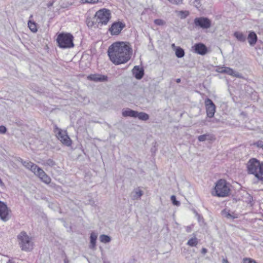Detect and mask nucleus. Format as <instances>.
<instances>
[{"mask_svg": "<svg viewBox=\"0 0 263 263\" xmlns=\"http://www.w3.org/2000/svg\"><path fill=\"white\" fill-rule=\"evenodd\" d=\"M226 67H218L216 69V71L221 73H224Z\"/></svg>", "mask_w": 263, "mask_h": 263, "instance_id": "nucleus-39", "label": "nucleus"}, {"mask_svg": "<svg viewBox=\"0 0 263 263\" xmlns=\"http://www.w3.org/2000/svg\"><path fill=\"white\" fill-rule=\"evenodd\" d=\"M10 212L11 210L6 203L0 200V219L4 222L8 221L10 219Z\"/></svg>", "mask_w": 263, "mask_h": 263, "instance_id": "nucleus-9", "label": "nucleus"}, {"mask_svg": "<svg viewBox=\"0 0 263 263\" xmlns=\"http://www.w3.org/2000/svg\"><path fill=\"white\" fill-rule=\"evenodd\" d=\"M99 2V0H82V2L83 4H97Z\"/></svg>", "mask_w": 263, "mask_h": 263, "instance_id": "nucleus-36", "label": "nucleus"}, {"mask_svg": "<svg viewBox=\"0 0 263 263\" xmlns=\"http://www.w3.org/2000/svg\"><path fill=\"white\" fill-rule=\"evenodd\" d=\"M190 13L188 11H180L179 12V16L181 19L185 18Z\"/></svg>", "mask_w": 263, "mask_h": 263, "instance_id": "nucleus-30", "label": "nucleus"}, {"mask_svg": "<svg viewBox=\"0 0 263 263\" xmlns=\"http://www.w3.org/2000/svg\"><path fill=\"white\" fill-rule=\"evenodd\" d=\"M125 27V24L121 21H115L112 23L108 29L112 35H119L124 28Z\"/></svg>", "mask_w": 263, "mask_h": 263, "instance_id": "nucleus-8", "label": "nucleus"}, {"mask_svg": "<svg viewBox=\"0 0 263 263\" xmlns=\"http://www.w3.org/2000/svg\"><path fill=\"white\" fill-rule=\"evenodd\" d=\"M19 245L22 250L25 251H30L33 249V242L31 238L24 232H21L17 236Z\"/></svg>", "mask_w": 263, "mask_h": 263, "instance_id": "nucleus-4", "label": "nucleus"}, {"mask_svg": "<svg viewBox=\"0 0 263 263\" xmlns=\"http://www.w3.org/2000/svg\"><path fill=\"white\" fill-rule=\"evenodd\" d=\"M175 55L178 58H182L185 55V52L183 48L180 47H175Z\"/></svg>", "mask_w": 263, "mask_h": 263, "instance_id": "nucleus-21", "label": "nucleus"}, {"mask_svg": "<svg viewBox=\"0 0 263 263\" xmlns=\"http://www.w3.org/2000/svg\"><path fill=\"white\" fill-rule=\"evenodd\" d=\"M171 3L174 4H179L181 3L182 0H168Z\"/></svg>", "mask_w": 263, "mask_h": 263, "instance_id": "nucleus-42", "label": "nucleus"}, {"mask_svg": "<svg viewBox=\"0 0 263 263\" xmlns=\"http://www.w3.org/2000/svg\"><path fill=\"white\" fill-rule=\"evenodd\" d=\"M104 263H106V262H104Z\"/></svg>", "mask_w": 263, "mask_h": 263, "instance_id": "nucleus-56", "label": "nucleus"}, {"mask_svg": "<svg viewBox=\"0 0 263 263\" xmlns=\"http://www.w3.org/2000/svg\"><path fill=\"white\" fill-rule=\"evenodd\" d=\"M87 80L95 82H105L108 81V77L99 73L91 74L87 76Z\"/></svg>", "mask_w": 263, "mask_h": 263, "instance_id": "nucleus-12", "label": "nucleus"}, {"mask_svg": "<svg viewBox=\"0 0 263 263\" xmlns=\"http://www.w3.org/2000/svg\"><path fill=\"white\" fill-rule=\"evenodd\" d=\"M111 12L109 9L102 8L97 11L95 15L98 23L106 25L111 18Z\"/></svg>", "mask_w": 263, "mask_h": 263, "instance_id": "nucleus-5", "label": "nucleus"}, {"mask_svg": "<svg viewBox=\"0 0 263 263\" xmlns=\"http://www.w3.org/2000/svg\"><path fill=\"white\" fill-rule=\"evenodd\" d=\"M28 26L29 28L32 32H36L37 31L36 24L35 22L29 20L28 22Z\"/></svg>", "mask_w": 263, "mask_h": 263, "instance_id": "nucleus-26", "label": "nucleus"}, {"mask_svg": "<svg viewBox=\"0 0 263 263\" xmlns=\"http://www.w3.org/2000/svg\"><path fill=\"white\" fill-rule=\"evenodd\" d=\"M208 252V250L206 248H202V250H201V253L203 254H205V253H206Z\"/></svg>", "mask_w": 263, "mask_h": 263, "instance_id": "nucleus-46", "label": "nucleus"}, {"mask_svg": "<svg viewBox=\"0 0 263 263\" xmlns=\"http://www.w3.org/2000/svg\"><path fill=\"white\" fill-rule=\"evenodd\" d=\"M22 163V164L26 168H28V169H30L31 166V164H33L32 162H30V161H24L22 159H20V161Z\"/></svg>", "mask_w": 263, "mask_h": 263, "instance_id": "nucleus-28", "label": "nucleus"}, {"mask_svg": "<svg viewBox=\"0 0 263 263\" xmlns=\"http://www.w3.org/2000/svg\"><path fill=\"white\" fill-rule=\"evenodd\" d=\"M97 239V235L94 232L91 233L90 236V249H93L96 248Z\"/></svg>", "mask_w": 263, "mask_h": 263, "instance_id": "nucleus-18", "label": "nucleus"}, {"mask_svg": "<svg viewBox=\"0 0 263 263\" xmlns=\"http://www.w3.org/2000/svg\"><path fill=\"white\" fill-rule=\"evenodd\" d=\"M143 194V192L142 191L139 190L138 191H135V195H134V197L135 198H140Z\"/></svg>", "mask_w": 263, "mask_h": 263, "instance_id": "nucleus-33", "label": "nucleus"}, {"mask_svg": "<svg viewBox=\"0 0 263 263\" xmlns=\"http://www.w3.org/2000/svg\"><path fill=\"white\" fill-rule=\"evenodd\" d=\"M87 25L88 27H92L94 25V23L93 21H88V20H87Z\"/></svg>", "mask_w": 263, "mask_h": 263, "instance_id": "nucleus-43", "label": "nucleus"}, {"mask_svg": "<svg viewBox=\"0 0 263 263\" xmlns=\"http://www.w3.org/2000/svg\"><path fill=\"white\" fill-rule=\"evenodd\" d=\"M212 139L213 136L210 134H203L198 137V140L199 142H204L206 140H212Z\"/></svg>", "mask_w": 263, "mask_h": 263, "instance_id": "nucleus-23", "label": "nucleus"}, {"mask_svg": "<svg viewBox=\"0 0 263 263\" xmlns=\"http://www.w3.org/2000/svg\"><path fill=\"white\" fill-rule=\"evenodd\" d=\"M246 194L247 195V200L246 201L247 202H248V203H251L252 202V201H253V197L252 196H251L248 193H247Z\"/></svg>", "mask_w": 263, "mask_h": 263, "instance_id": "nucleus-38", "label": "nucleus"}, {"mask_svg": "<svg viewBox=\"0 0 263 263\" xmlns=\"http://www.w3.org/2000/svg\"><path fill=\"white\" fill-rule=\"evenodd\" d=\"M221 214L223 216L230 219H234L237 218L236 216H234L230 213V211L229 210L227 209H224L221 211Z\"/></svg>", "mask_w": 263, "mask_h": 263, "instance_id": "nucleus-20", "label": "nucleus"}, {"mask_svg": "<svg viewBox=\"0 0 263 263\" xmlns=\"http://www.w3.org/2000/svg\"><path fill=\"white\" fill-rule=\"evenodd\" d=\"M249 45L251 46H254L258 40V37L256 33L253 31H250L249 32V34L247 37Z\"/></svg>", "mask_w": 263, "mask_h": 263, "instance_id": "nucleus-15", "label": "nucleus"}, {"mask_svg": "<svg viewBox=\"0 0 263 263\" xmlns=\"http://www.w3.org/2000/svg\"><path fill=\"white\" fill-rule=\"evenodd\" d=\"M186 231L187 232H190V229L189 228H187V229H186Z\"/></svg>", "mask_w": 263, "mask_h": 263, "instance_id": "nucleus-53", "label": "nucleus"}, {"mask_svg": "<svg viewBox=\"0 0 263 263\" xmlns=\"http://www.w3.org/2000/svg\"><path fill=\"white\" fill-rule=\"evenodd\" d=\"M100 240L103 243H107L111 241V237L108 235L102 234L100 236Z\"/></svg>", "mask_w": 263, "mask_h": 263, "instance_id": "nucleus-27", "label": "nucleus"}, {"mask_svg": "<svg viewBox=\"0 0 263 263\" xmlns=\"http://www.w3.org/2000/svg\"><path fill=\"white\" fill-rule=\"evenodd\" d=\"M194 3L196 7L199 4V1L198 0H195Z\"/></svg>", "mask_w": 263, "mask_h": 263, "instance_id": "nucleus-47", "label": "nucleus"}, {"mask_svg": "<svg viewBox=\"0 0 263 263\" xmlns=\"http://www.w3.org/2000/svg\"><path fill=\"white\" fill-rule=\"evenodd\" d=\"M258 174L257 176V179L258 181L263 183V161L260 162V166L258 171Z\"/></svg>", "mask_w": 263, "mask_h": 263, "instance_id": "nucleus-25", "label": "nucleus"}, {"mask_svg": "<svg viewBox=\"0 0 263 263\" xmlns=\"http://www.w3.org/2000/svg\"><path fill=\"white\" fill-rule=\"evenodd\" d=\"M42 171H43V170L41 167H38V168H36V172L34 174L36 176H39V175L42 172Z\"/></svg>", "mask_w": 263, "mask_h": 263, "instance_id": "nucleus-44", "label": "nucleus"}, {"mask_svg": "<svg viewBox=\"0 0 263 263\" xmlns=\"http://www.w3.org/2000/svg\"><path fill=\"white\" fill-rule=\"evenodd\" d=\"M136 118L142 121H147L149 119V115L144 112H138L136 114Z\"/></svg>", "mask_w": 263, "mask_h": 263, "instance_id": "nucleus-22", "label": "nucleus"}, {"mask_svg": "<svg viewBox=\"0 0 263 263\" xmlns=\"http://www.w3.org/2000/svg\"><path fill=\"white\" fill-rule=\"evenodd\" d=\"M133 74L134 77L137 80H141L144 76V71L143 68L139 66H135L133 68Z\"/></svg>", "mask_w": 263, "mask_h": 263, "instance_id": "nucleus-14", "label": "nucleus"}, {"mask_svg": "<svg viewBox=\"0 0 263 263\" xmlns=\"http://www.w3.org/2000/svg\"><path fill=\"white\" fill-rule=\"evenodd\" d=\"M38 166L36 165L35 164L33 163L31 164V166L30 168V170L35 174L36 172V168H38Z\"/></svg>", "mask_w": 263, "mask_h": 263, "instance_id": "nucleus-37", "label": "nucleus"}, {"mask_svg": "<svg viewBox=\"0 0 263 263\" xmlns=\"http://www.w3.org/2000/svg\"><path fill=\"white\" fill-rule=\"evenodd\" d=\"M230 192V189L228 182L224 179H219L215 183L212 194L217 197H224L228 196Z\"/></svg>", "mask_w": 263, "mask_h": 263, "instance_id": "nucleus-3", "label": "nucleus"}, {"mask_svg": "<svg viewBox=\"0 0 263 263\" xmlns=\"http://www.w3.org/2000/svg\"><path fill=\"white\" fill-rule=\"evenodd\" d=\"M172 46H173V47H175V44H172Z\"/></svg>", "mask_w": 263, "mask_h": 263, "instance_id": "nucleus-55", "label": "nucleus"}, {"mask_svg": "<svg viewBox=\"0 0 263 263\" xmlns=\"http://www.w3.org/2000/svg\"><path fill=\"white\" fill-rule=\"evenodd\" d=\"M45 174H46L45 172L43 170L42 171V172L39 175V178L41 179V177H43L44 176V175H45Z\"/></svg>", "mask_w": 263, "mask_h": 263, "instance_id": "nucleus-45", "label": "nucleus"}, {"mask_svg": "<svg viewBox=\"0 0 263 263\" xmlns=\"http://www.w3.org/2000/svg\"><path fill=\"white\" fill-rule=\"evenodd\" d=\"M137 114V111L134 110L130 108H127L126 109L123 110L122 112V115L124 117H130L136 118V114Z\"/></svg>", "mask_w": 263, "mask_h": 263, "instance_id": "nucleus-16", "label": "nucleus"}, {"mask_svg": "<svg viewBox=\"0 0 263 263\" xmlns=\"http://www.w3.org/2000/svg\"><path fill=\"white\" fill-rule=\"evenodd\" d=\"M206 115L209 118H213L216 111V105L210 98H206L204 101Z\"/></svg>", "mask_w": 263, "mask_h": 263, "instance_id": "nucleus-10", "label": "nucleus"}, {"mask_svg": "<svg viewBox=\"0 0 263 263\" xmlns=\"http://www.w3.org/2000/svg\"><path fill=\"white\" fill-rule=\"evenodd\" d=\"M224 72H225L224 73H226L228 75H230V76H231L233 77H235L236 78H239L241 77V74H240L238 72L234 71L233 69H232L230 67H226L225 71Z\"/></svg>", "mask_w": 263, "mask_h": 263, "instance_id": "nucleus-17", "label": "nucleus"}, {"mask_svg": "<svg viewBox=\"0 0 263 263\" xmlns=\"http://www.w3.org/2000/svg\"><path fill=\"white\" fill-rule=\"evenodd\" d=\"M194 24L196 27L208 29L211 27L212 21L207 17L200 16L194 19Z\"/></svg>", "mask_w": 263, "mask_h": 263, "instance_id": "nucleus-7", "label": "nucleus"}, {"mask_svg": "<svg viewBox=\"0 0 263 263\" xmlns=\"http://www.w3.org/2000/svg\"><path fill=\"white\" fill-rule=\"evenodd\" d=\"M194 237L190 238L187 242L186 244L187 245L190 246V247H196L198 243V239L196 238V235L193 234Z\"/></svg>", "mask_w": 263, "mask_h": 263, "instance_id": "nucleus-24", "label": "nucleus"}, {"mask_svg": "<svg viewBox=\"0 0 263 263\" xmlns=\"http://www.w3.org/2000/svg\"><path fill=\"white\" fill-rule=\"evenodd\" d=\"M156 151V148L155 146L154 147L152 148V149H151L152 152H155Z\"/></svg>", "mask_w": 263, "mask_h": 263, "instance_id": "nucleus-50", "label": "nucleus"}, {"mask_svg": "<svg viewBox=\"0 0 263 263\" xmlns=\"http://www.w3.org/2000/svg\"><path fill=\"white\" fill-rule=\"evenodd\" d=\"M7 128L3 125L0 126V134H4L7 132Z\"/></svg>", "mask_w": 263, "mask_h": 263, "instance_id": "nucleus-40", "label": "nucleus"}, {"mask_svg": "<svg viewBox=\"0 0 263 263\" xmlns=\"http://www.w3.org/2000/svg\"><path fill=\"white\" fill-rule=\"evenodd\" d=\"M192 48L194 53L201 55H204L208 52L207 47L201 42L195 43Z\"/></svg>", "mask_w": 263, "mask_h": 263, "instance_id": "nucleus-11", "label": "nucleus"}, {"mask_svg": "<svg viewBox=\"0 0 263 263\" xmlns=\"http://www.w3.org/2000/svg\"><path fill=\"white\" fill-rule=\"evenodd\" d=\"M223 262H227V263H228V262H229L227 259H223Z\"/></svg>", "mask_w": 263, "mask_h": 263, "instance_id": "nucleus-52", "label": "nucleus"}, {"mask_svg": "<svg viewBox=\"0 0 263 263\" xmlns=\"http://www.w3.org/2000/svg\"><path fill=\"white\" fill-rule=\"evenodd\" d=\"M176 83H180L181 82V79H179H179H177L176 80Z\"/></svg>", "mask_w": 263, "mask_h": 263, "instance_id": "nucleus-51", "label": "nucleus"}, {"mask_svg": "<svg viewBox=\"0 0 263 263\" xmlns=\"http://www.w3.org/2000/svg\"><path fill=\"white\" fill-rule=\"evenodd\" d=\"M57 137L64 145L68 146L71 145V140L65 132L59 131Z\"/></svg>", "mask_w": 263, "mask_h": 263, "instance_id": "nucleus-13", "label": "nucleus"}, {"mask_svg": "<svg viewBox=\"0 0 263 263\" xmlns=\"http://www.w3.org/2000/svg\"><path fill=\"white\" fill-rule=\"evenodd\" d=\"M64 263H69V260L67 257H65V258L64 259Z\"/></svg>", "mask_w": 263, "mask_h": 263, "instance_id": "nucleus-49", "label": "nucleus"}, {"mask_svg": "<svg viewBox=\"0 0 263 263\" xmlns=\"http://www.w3.org/2000/svg\"><path fill=\"white\" fill-rule=\"evenodd\" d=\"M53 2H49V3L47 4V6H48V7H50L52 6L53 5Z\"/></svg>", "mask_w": 263, "mask_h": 263, "instance_id": "nucleus-48", "label": "nucleus"}, {"mask_svg": "<svg viewBox=\"0 0 263 263\" xmlns=\"http://www.w3.org/2000/svg\"><path fill=\"white\" fill-rule=\"evenodd\" d=\"M260 166V161L256 158H251L247 163V172L249 174L254 175L257 178Z\"/></svg>", "mask_w": 263, "mask_h": 263, "instance_id": "nucleus-6", "label": "nucleus"}, {"mask_svg": "<svg viewBox=\"0 0 263 263\" xmlns=\"http://www.w3.org/2000/svg\"><path fill=\"white\" fill-rule=\"evenodd\" d=\"M243 263H257V262L250 258H244L243 259Z\"/></svg>", "mask_w": 263, "mask_h": 263, "instance_id": "nucleus-34", "label": "nucleus"}, {"mask_svg": "<svg viewBox=\"0 0 263 263\" xmlns=\"http://www.w3.org/2000/svg\"><path fill=\"white\" fill-rule=\"evenodd\" d=\"M7 263H12V262L10 260H9Z\"/></svg>", "mask_w": 263, "mask_h": 263, "instance_id": "nucleus-54", "label": "nucleus"}, {"mask_svg": "<svg viewBox=\"0 0 263 263\" xmlns=\"http://www.w3.org/2000/svg\"><path fill=\"white\" fill-rule=\"evenodd\" d=\"M234 36L239 42H244L246 41V36L241 32L236 31L234 33Z\"/></svg>", "mask_w": 263, "mask_h": 263, "instance_id": "nucleus-19", "label": "nucleus"}, {"mask_svg": "<svg viewBox=\"0 0 263 263\" xmlns=\"http://www.w3.org/2000/svg\"><path fill=\"white\" fill-rule=\"evenodd\" d=\"M44 165L53 167L56 165V163L52 159H48L44 162Z\"/></svg>", "mask_w": 263, "mask_h": 263, "instance_id": "nucleus-29", "label": "nucleus"}, {"mask_svg": "<svg viewBox=\"0 0 263 263\" xmlns=\"http://www.w3.org/2000/svg\"><path fill=\"white\" fill-rule=\"evenodd\" d=\"M133 49L128 42H117L112 44L107 50L110 60L118 65L127 62L130 59Z\"/></svg>", "mask_w": 263, "mask_h": 263, "instance_id": "nucleus-1", "label": "nucleus"}, {"mask_svg": "<svg viewBox=\"0 0 263 263\" xmlns=\"http://www.w3.org/2000/svg\"><path fill=\"white\" fill-rule=\"evenodd\" d=\"M262 50H263V46H262Z\"/></svg>", "mask_w": 263, "mask_h": 263, "instance_id": "nucleus-57", "label": "nucleus"}, {"mask_svg": "<svg viewBox=\"0 0 263 263\" xmlns=\"http://www.w3.org/2000/svg\"><path fill=\"white\" fill-rule=\"evenodd\" d=\"M171 200L173 205L176 206H179L180 205V202L177 200L176 196L172 195Z\"/></svg>", "mask_w": 263, "mask_h": 263, "instance_id": "nucleus-31", "label": "nucleus"}, {"mask_svg": "<svg viewBox=\"0 0 263 263\" xmlns=\"http://www.w3.org/2000/svg\"><path fill=\"white\" fill-rule=\"evenodd\" d=\"M41 179L46 184L49 183L51 181L50 178L47 174H45L43 177H41Z\"/></svg>", "mask_w": 263, "mask_h": 263, "instance_id": "nucleus-32", "label": "nucleus"}, {"mask_svg": "<svg viewBox=\"0 0 263 263\" xmlns=\"http://www.w3.org/2000/svg\"><path fill=\"white\" fill-rule=\"evenodd\" d=\"M255 145H256L258 147L263 148V141H262L258 140L255 143Z\"/></svg>", "mask_w": 263, "mask_h": 263, "instance_id": "nucleus-41", "label": "nucleus"}, {"mask_svg": "<svg viewBox=\"0 0 263 263\" xmlns=\"http://www.w3.org/2000/svg\"><path fill=\"white\" fill-rule=\"evenodd\" d=\"M154 23L157 25L162 26L165 24V22L161 19H156L154 20Z\"/></svg>", "mask_w": 263, "mask_h": 263, "instance_id": "nucleus-35", "label": "nucleus"}, {"mask_svg": "<svg viewBox=\"0 0 263 263\" xmlns=\"http://www.w3.org/2000/svg\"><path fill=\"white\" fill-rule=\"evenodd\" d=\"M74 37L68 32H61L57 34L56 41L58 46L62 49L71 48L74 47Z\"/></svg>", "mask_w": 263, "mask_h": 263, "instance_id": "nucleus-2", "label": "nucleus"}]
</instances>
